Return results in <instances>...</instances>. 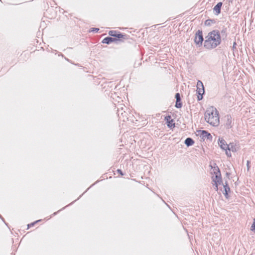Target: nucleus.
<instances>
[{
    "label": "nucleus",
    "instance_id": "obj_1",
    "mask_svg": "<svg viewBox=\"0 0 255 255\" xmlns=\"http://www.w3.org/2000/svg\"><path fill=\"white\" fill-rule=\"evenodd\" d=\"M221 42L220 31L217 29L213 30L205 37L204 47L207 50H212L220 45Z\"/></svg>",
    "mask_w": 255,
    "mask_h": 255
},
{
    "label": "nucleus",
    "instance_id": "obj_25",
    "mask_svg": "<svg viewBox=\"0 0 255 255\" xmlns=\"http://www.w3.org/2000/svg\"><path fill=\"white\" fill-rule=\"evenodd\" d=\"M226 151V154L228 157H231L232 156V154L231 153V151L228 150V149L225 150Z\"/></svg>",
    "mask_w": 255,
    "mask_h": 255
},
{
    "label": "nucleus",
    "instance_id": "obj_6",
    "mask_svg": "<svg viewBox=\"0 0 255 255\" xmlns=\"http://www.w3.org/2000/svg\"><path fill=\"white\" fill-rule=\"evenodd\" d=\"M198 132L200 133V137L204 140L206 139L210 140L212 139L213 137L212 135L208 131L205 130H199Z\"/></svg>",
    "mask_w": 255,
    "mask_h": 255
},
{
    "label": "nucleus",
    "instance_id": "obj_22",
    "mask_svg": "<svg viewBox=\"0 0 255 255\" xmlns=\"http://www.w3.org/2000/svg\"><path fill=\"white\" fill-rule=\"evenodd\" d=\"M100 30V29L99 28H96V27H93L91 28L89 30V32H93L95 33L98 32Z\"/></svg>",
    "mask_w": 255,
    "mask_h": 255
},
{
    "label": "nucleus",
    "instance_id": "obj_18",
    "mask_svg": "<svg viewBox=\"0 0 255 255\" xmlns=\"http://www.w3.org/2000/svg\"><path fill=\"white\" fill-rule=\"evenodd\" d=\"M229 151H232L233 152H237L238 149L236 148V145L234 143H230L229 144V149H228Z\"/></svg>",
    "mask_w": 255,
    "mask_h": 255
},
{
    "label": "nucleus",
    "instance_id": "obj_13",
    "mask_svg": "<svg viewBox=\"0 0 255 255\" xmlns=\"http://www.w3.org/2000/svg\"><path fill=\"white\" fill-rule=\"evenodd\" d=\"M223 189H224L222 191L223 193L226 198H228L229 193H230V188L228 184L227 181L225 182V184H223Z\"/></svg>",
    "mask_w": 255,
    "mask_h": 255
},
{
    "label": "nucleus",
    "instance_id": "obj_14",
    "mask_svg": "<svg viewBox=\"0 0 255 255\" xmlns=\"http://www.w3.org/2000/svg\"><path fill=\"white\" fill-rule=\"evenodd\" d=\"M113 42H117L115 39H114L112 37L110 36H107L105 38H104L102 41V43H105L107 44H110Z\"/></svg>",
    "mask_w": 255,
    "mask_h": 255
},
{
    "label": "nucleus",
    "instance_id": "obj_30",
    "mask_svg": "<svg viewBox=\"0 0 255 255\" xmlns=\"http://www.w3.org/2000/svg\"><path fill=\"white\" fill-rule=\"evenodd\" d=\"M236 45H237L236 42H234V43H233V47H232L233 49H235L236 48Z\"/></svg>",
    "mask_w": 255,
    "mask_h": 255
},
{
    "label": "nucleus",
    "instance_id": "obj_3",
    "mask_svg": "<svg viewBox=\"0 0 255 255\" xmlns=\"http://www.w3.org/2000/svg\"><path fill=\"white\" fill-rule=\"evenodd\" d=\"M109 34L115 39L116 42L123 41V39H128L129 38L128 35L117 30H110L109 32Z\"/></svg>",
    "mask_w": 255,
    "mask_h": 255
},
{
    "label": "nucleus",
    "instance_id": "obj_5",
    "mask_svg": "<svg viewBox=\"0 0 255 255\" xmlns=\"http://www.w3.org/2000/svg\"><path fill=\"white\" fill-rule=\"evenodd\" d=\"M194 42L198 47H200L203 45V42L204 41L203 31L201 29H199L196 32L194 38Z\"/></svg>",
    "mask_w": 255,
    "mask_h": 255
},
{
    "label": "nucleus",
    "instance_id": "obj_12",
    "mask_svg": "<svg viewBox=\"0 0 255 255\" xmlns=\"http://www.w3.org/2000/svg\"><path fill=\"white\" fill-rule=\"evenodd\" d=\"M222 5L223 2L220 1L214 7L213 11L216 15H218L221 13Z\"/></svg>",
    "mask_w": 255,
    "mask_h": 255
},
{
    "label": "nucleus",
    "instance_id": "obj_24",
    "mask_svg": "<svg viewBox=\"0 0 255 255\" xmlns=\"http://www.w3.org/2000/svg\"><path fill=\"white\" fill-rule=\"evenodd\" d=\"M175 98L176 99V100L181 99V97H180V94L179 93H176L175 94Z\"/></svg>",
    "mask_w": 255,
    "mask_h": 255
},
{
    "label": "nucleus",
    "instance_id": "obj_15",
    "mask_svg": "<svg viewBox=\"0 0 255 255\" xmlns=\"http://www.w3.org/2000/svg\"><path fill=\"white\" fill-rule=\"evenodd\" d=\"M214 168L213 173L215 175L214 178H217L218 176H219V177L222 176L220 170L216 163H215L214 167H212V168Z\"/></svg>",
    "mask_w": 255,
    "mask_h": 255
},
{
    "label": "nucleus",
    "instance_id": "obj_21",
    "mask_svg": "<svg viewBox=\"0 0 255 255\" xmlns=\"http://www.w3.org/2000/svg\"><path fill=\"white\" fill-rule=\"evenodd\" d=\"M127 113H126L125 111H124L123 112H121L120 116H121V118L119 119L120 120H122L123 121H125V119H128V118L127 117Z\"/></svg>",
    "mask_w": 255,
    "mask_h": 255
},
{
    "label": "nucleus",
    "instance_id": "obj_34",
    "mask_svg": "<svg viewBox=\"0 0 255 255\" xmlns=\"http://www.w3.org/2000/svg\"><path fill=\"white\" fill-rule=\"evenodd\" d=\"M71 204H72V203L71 204H69L64 206V207H65V208L68 207Z\"/></svg>",
    "mask_w": 255,
    "mask_h": 255
},
{
    "label": "nucleus",
    "instance_id": "obj_2",
    "mask_svg": "<svg viewBox=\"0 0 255 255\" xmlns=\"http://www.w3.org/2000/svg\"><path fill=\"white\" fill-rule=\"evenodd\" d=\"M205 120L210 125L216 127L219 125V113L216 108L211 107L205 113Z\"/></svg>",
    "mask_w": 255,
    "mask_h": 255
},
{
    "label": "nucleus",
    "instance_id": "obj_32",
    "mask_svg": "<svg viewBox=\"0 0 255 255\" xmlns=\"http://www.w3.org/2000/svg\"><path fill=\"white\" fill-rule=\"evenodd\" d=\"M58 56H62V57H64V56L63 54H62L61 53H60L59 54H58Z\"/></svg>",
    "mask_w": 255,
    "mask_h": 255
},
{
    "label": "nucleus",
    "instance_id": "obj_26",
    "mask_svg": "<svg viewBox=\"0 0 255 255\" xmlns=\"http://www.w3.org/2000/svg\"><path fill=\"white\" fill-rule=\"evenodd\" d=\"M40 221V220H37V221H36L35 222H33V223H30V224H28V228H30V227H31L33 226L35 223H36L38 222H39V221Z\"/></svg>",
    "mask_w": 255,
    "mask_h": 255
},
{
    "label": "nucleus",
    "instance_id": "obj_27",
    "mask_svg": "<svg viewBox=\"0 0 255 255\" xmlns=\"http://www.w3.org/2000/svg\"><path fill=\"white\" fill-rule=\"evenodd\" d=\"M117 172L120 174L122 176H123L125 175V173L123 172V171L120 169H118L117 170Z\"/></svg>",
    "mask_w": 255,
    "mask_h": 255
},
{
    "label": "nucleus",
    "instance_id": "obj_4",
    "mask_svg": "<svg viewBox=\"0 0 255 255\" xmlns=\"http://www.w3.org/2000/svg\"><path fill=\"white\" fill-rule=\"evenodd\" d=\"M196 87V93L198 94L197 97V101H200L203 99V96L205 93V88L204 87L203 82L200 80L198 81Z\"/></svg>",
    "mask_w": 255,
    "mask_h": 255
},
{
    "label": "nucleus",
    "instance_id": "obj_8",
    "mask_svg": "<svg viewBox=\"0 0 255 255\" xmlns=\"http://www.w3.org/2000/svg\"><path fill=\"white\" fill-rule=\"evenodd\" d=\"M164 120L166 121L167 127L170 128H172L175 127V123H174V120L171 118V116H166Z\"/></svg>",
    "mask_w": 255,
    "mask_h": 255
},
{
    "label": "nucleus",
    "instance_id": "obj_23",
    "mask_svg": "<svg viewBox=\"0 0 255 255\" xmlns=\"http://www.w3.org/2000/svg\"><path fill=\"white\" fill-rule=\"evenodd\" d=\"M251 230L255 233V219L253 220V223L251 227Z\"/></svg>",
    "mask_w": 255,
    "mask_h": 255
},
{
    "label": "nucleus",
    "instance_id": "obj_17",
    "mask_svg": "<svg viewBox=\"0 0 255 255\" xmlns=\"http://www.w3.org/2000/svg\"><path fill=\"white\" fill-rule=\"evenodd\" d=\"M125 109H127V107L125 106L123 107L122 106V105H121V104H120L118 105V107H117V115H118V117L119 118V119L121 118V116H120L121 112H123L124 111H125L124 110Z\"/></svg>",
    "mask_w": 255,
    "mask_h": 255
},
{
    "label": "nucleus",
    "instance_id": "obj_11",
    "mask_svg": "<svg viewBox=\"0 0 255 255\" xmlns=\"http://www.w3.org/2000/svg\"><path fill=\"white\" fill-rule=\"evenodd\" d=\"M213 181L215 183L214 185L215 186V189L216 191L218 190V186L221 184L223 185L222 176L219 177L217 176V178H214V176L212 177Z\"/></svg>",
    "mask_w": 255,
    "mask_h": 255
},
{
    "label": "nucleus",
    "instance_id": "obj_9",
    "mask_svg": "<svg viewBox=\"0 0 255 255\" xmlns=\"http://www.w3.org/2000/svg\"><path fill=\"white\" fill-rule=\"evenodd\" d=\"M229 33V29L228 28L226 27L225 26H223L222 27L221 31H220V35H221V40H225L227 39L228 35Z\"/></svg>",
    "mask_w": 255,
    "mask_h": 255
},
{
    "label": "nucleus",
    "instance_id": "obj_20",
    "mask_svg": "<svg viewBox=\"0 0 255 255\" xmlns=\"http://www.w3.org/2000/svg\"><path fill=\"white\" fill-rule=\"evenodd\" d=\"M182 103L181 101V99L180 100H176L175 102V107L177 109H180L182 107Z\"/></svg>",
    "mask_w": 255,
    "mask_h": 255
},
{
    "label": "nucleus",
    "instance_id": "obj_31",
    "mask_svg": "<svg viewBox=\"0 0 255 255\" xmlns=\"http://www.w3.org/2000/svg\"><path fill=\"white\" fill-rule=\"evenodd\" d=\"M230 175H231V173L230 172H227L226 173V176L228 177V178L229 177Z\"/></svg>",
    "mask_w": 255,
    "mask_h": 255
},
{
    "label": "nucleus",
    "instance_id": "obj_28",
    "mask_svg": "<svg viewBox=\"0 0 255 255\" xmlns=\"http://www.w3.org/2000/svg\"><path fill=\"white\" fill-rule=\"evenodd\" d=\"M251 161L250 160H248L247 162V170L249 171L250 169L251 166H250Z\"/></svg>",
    "mask_w": 255,
    "mask_h": 255
},
{
    "label": "nucleus",
    "instance_id": "obj_19",
    "mask_svg": "<svg viewBox=\"0 0 255 255\" xmlns=\"http://www.w3.org/2000/svg\"><path fill=\"white\" fill-rule=\"evenodd\" d=\"M216 21L214 19H208L205 21L206 26H211L212 23H215Z\"/></svg>",
    "mask_w": 255,
    "mask_h": 255
},
{
    "label": "nucleus",
    "instance_id": "obj_7",
    "mask_svg": "<svg viewBox=\"0 0 255 255\" xmlns=\"http://www.w3.org/2000/svg\"><path fill=\"white\" fill-rule=\"evenodd\" d=\"M225 126L226 129H230L233 128L232 118L231 115H227L225 116Z\"/></svg>",
    "mask_w": 255,
    "mask_h": 255
},
{
    "label": "nucleus",
    "instance_id": "obj_29",
    "mask_svg": "<svg viewBox=\"0 0 255 255\" xmlns=\"http://www.w3.org/2000/svg\"><path fill=\"white\" fill-rule=\"evenodd\" d=\"M225 98H228L229 99H230V101H232L231 99H232V100H233V99H234L233 97H232V96H225Z\"/></svg>",
    "mask_w": 255,
    "mask_h": 255
},
{
    "label": "nucleus",
    "instance_id": "obj_10",
    "mask_svg": "<svg viewBox=\"0 0 255 255\" xmlns=\"http://www.w3.org/2000/svg\"><path fill=\"white\" fill-rule=\"evenodd\" d=\"M218 144L220 148L224 150L229 149V144L227 143L225 140L223 138H219L218 139Z\"/></svg>",
    "mask_w": 255,
    "mask_h": 255
},
{
    "label": "nucleus",
    "instance_id": "obj_35",
    "mask_svg": "<svg viewBox=\"0 0 255 255\" xmlns=\"http://www.w3.org/2000/svg\"><path fill=\"white\" fill-rule=\"evenodd\" d=\"M233 0H229V2H232Z\"/></svg>",
    "mask_w": 255,
    "mask_h": 255
},
{
    "label": "nucleus",
    "instance_id": "obj_16",
    "mask_svg": "<svg viewBox=\"0 0 255 255\" xmlns=\"http://www.w3.org/2000/svg\"><path fill=\"white\" fill-rule=\"evenodd\" d=\"M194 140L191 137H187L184 140V144L187 147H189L193 145L194 144Z\"/></svg>",
    "mask_w": 255,
    "mask_h": 255
},
{
    "label": "nucleus",
    "instance_id": "obj_33",
    "mask_svg": "<svg viewBox=\"0 0 255 255\" xmlns=\"http://www.w3.org/2000/svg\"><path fill=\"white\" fill-rule=\"evenodd\" d=\"M64 58H65V59L66 60H67V61H68V62H70V60H69V59H68L67 58L65 57V56H64Z\"/></svg>",
    "mask_w": 255,
    "mask_h": 255
},
{
    "label": "nucleus",
    "instance_id": "obj_36",
    "mask_svg": "<svg viewBox=\"0 0 255 255\" xmlns=\"http://www.w3.org/2000/svg\"><path fill=\"white\" fill-rule=\"evenodd\" d=\"M166 205L168 206V208H170V207L169 205H168L167 204H166Z\"/></svg>",
    "mask_w": 255,
    "mask_h": 255
}]
</instances>
